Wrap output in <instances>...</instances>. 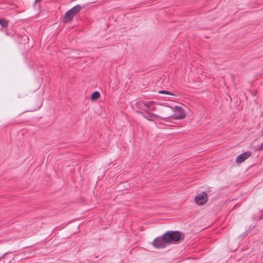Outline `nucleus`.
<instances>
[{"label": "nucleus", "instance_id": "f257e3e1", "mask_svg": "<svg viewBox=\"0 0 263 263\" xmlns=\"http://www.w3.org/2000/svg\"><path fill=\"white\" fill-rule=\"evenodd\" d=\"M168 109L171 110L174 112L175 111V110L179 112L180 114L179 115H176L175 114L167 115L166 117H162L158 116V115L149 112V109H147L145 112L148 115V116L151 118H158L165 121H168V119L171 118L175 120L183 119L186 116V114L182 109V108L178 106H176L174 108L172 107H168Z\"/></svg>", "mask_w": 263, "mask_h": 263}, {"label": "nucleus", "instance_id": "f03ea898", "mask_svg": "<svg viewBox=\"0 0 263 263\" xmlns=\"http://www.w3.org/2000/svg\"><path fill=\"white\" fill-rule=\"evenodd\" d=\"M163 234L168 245L179 241L182 238L181 232L177 231H167Z\"/></svg>", "mask_w": 263, "mask_h": 263}, {"label": "nucleus", "instance_id": "7ed1b4c3", "mask_svg": "<svg viewBox=\"0 0 263 263\" xmlns=\"http://www.w3.org/2000/svg\"><path fill=\"white\" fill-rule=\"evenodd\" d=\"M164 237V234L161 236L156 238L151 243L152 245L157 249H163L165 248L168 245L167 241Z\"/></svg>", "mask_w": 263, "mask_h": 263}, {"label": "nucleus", "instance_id": "20e7f679", "mask_svg": "<svg viewBox=\"0 0 263 263\" xmlns=\"http://www.w3.org/2000/svg\"><path fill=\"white\" fill-rule=\"evenodd\" d=\"M208 200V198L206 192H203L198 194L195 198V201L199 205L205 204Z\"/></svg>", "mask_w": 263, "mask_h": 263}, {"label": "nucleus", "instance_id": "39448f33", "mask_svg": "<svg viewBox=\"0 0 263 263\" xmlns=\"http://www.w3.org/2000/svg\"><path fill=\"white\" fill-rule=\"evenodd\" d=\"M151 103L145 102L143 100H139L135 103V106L138 109L145 112L147 109H149Z\"/></svg>", "mask_w": 263, "mask_h": 263}, {"label": "nucleus", "instance_id": "423d86ee", "mask_svg": "<svg viewBox=\"0 0 263 263\" xmlns=\"http://www.w3.org/2000/svg\"><path fill=\"white\" fill-rule=\"evenodd\" d=\"M251 152H246L238 156L236 159L237 163H240L245 161L251 155Z\"/></svg>", "mask_w": 263, "mask_h": 263}, {"label": "nucleus", "instance_id": "0eeeda50", "mask_svg": "<svg viewBox=\"0 0 263 263\" xmlns=\"http://www.w3.org/2000/svg\"><path fill=\"white\" fill-rule=\"evenodd\" d=\"M74 16V15L72 13V12L69 10L68 11L66 12V13L64 15V18H63V22L65 23H70L73 17Z\"/></svg>", "mask_w": 263, "mask_h": 263}, {"label": "nucleus", "instance_id": "6e6552de", "mask_svg": "<svg viewBox=\"0 0 263 263\" xmlns=\"http://www.w3.org/2000/svg\"><path fill=\"white\" fill-rule=\"evenodd\" d=\"M81 9L82 7L79 5H77L72 7L69 10L75 15L81 11Z\"/></svg>", "mask_w": 263, "mask_h": 263}, {"label": "nucleus", "instance_id": "1a4fd4ad", "mask_svg": "<svg viewBox=\"0 0 263 263\" xmlns=\"http://www.w3.org/2000/svg\"><path fill=\"white\" fill-rule=\"evenodd\" d=\"M8 24V21L4 18H0V25L2 28H7Z\"/></svg>", "mask_w": 263, "mask_h": 263}, {"label": "nucleus", "instance_id": "9d476101", "mask_svg": "<svg viewBox=\"0 0 263 263\" xmlns=\"http://www.w3.org/2000/svg\"><path fill=\"white\" fill-rule=\"evenodd\" d=\"M100 97V93L98 91H95L93 92L91 96V99L92 100H96L98 99Z\"/></svg>", "mask_w": 263, "mask_h": 263}, {"label": "nucleus", "instance_id": "9b49d317", "mask_svg": "<svg viewBox=\"0 0 263 263\" xmlns=\"http://www.w3.org/2000/svg\"><path fill=\"white\" fill-rule=\"evenodd\" d=\"M158 92L159 93L166 94V95H172V96L174 95V94L172 92L167 91V90H160L158 91Z\"/></svg>", "mask_w": 263, "mask_h": 263}, {"label": "nucleus", "instance_id": "f8f14e48", "mask_svg": "<svg viewBox=\"0 0 263 263\" xmlns=\"http://www.w3.org/2000/svg\"><path fill=\"white\" fill-rule=\"evenodd\" d=\"M137 112H138V114H140L142 115L144 117V118H145V119H146L147 120H149V121H152V120H151V119H149V118H148L146 116L144 115H143V112H142V111H137Z\"/></svg>", "mask_w": 263, "mask_h": 263}, {"label": "nucleus", "instance_id": "ddd939ff", "mask_svg": "<svg viewBox=\"0 0 263 263\" xmlns=\"http://www.w3.org/2000/svg\"><path fill=\"white\" fill-rule=\"evenodd\" d=\"M263 150V142L260 144L259 147L258 148V151H261Z\"/></svg>", "mask_w": 263, "mask_h": 263}, {"label": "nucleus", "instance_id": "4468645a", "mask_svg": "<svg viewBox=\"0 0 263 263\" xmlns=\"http://www.w3.org/2000/svg\"><path fill=\"white\" fill-rule=\"evenodd\" d=\"M42 0H35V3H40Z\"/></svg>", "mask_w": 263, "mask_h": 263}, {"label": "nucleus", "instance_id": "2eb2a0df", "mask_svg": "<svg viewBox=\"0 0 263 263\" xmlns=\"http://www.w3.org/2000/svg\"><path fill=\"white\" fill-rule=\"evenodd\" d=\"M156 110V107H154V108H153V110Z\"/></svg>", "mask_w": 263, "mask_h": 263}]
</instances>
